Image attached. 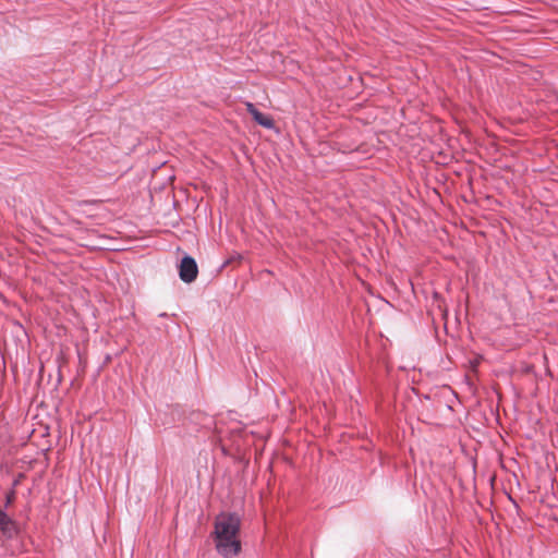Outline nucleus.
Here are the masks:
<instances>
[{"mask_svg":"<svg viewBox=\"0 0 558 558\" xmlns=\"http://www.w3.org/2000/svg\"><path fill=\"white\" fill-rule=\"evenodd\" d=\"M241 520L238 515L222 513L217 517L215 524V542L217 551L230 558L240 554L242 543L239 537Z\"/></svg>","mask_w":558,"mask_h":558,"instance_id":"1","label":"nucleus"},{"mask_svg":"<svg viewBox=\"0 0 558 558\" xmlns=\"http://www.w3.org/2000/svg\"><path fill=\"white\" fill-rule=\"evenodd\" d=\"M197 274L198 267L195 259L191 256L183 257L179 266L180 279L186 283H191L196 279Z\"/></svg>","mask_w":558,"mask_h":558,"instance_id":"2","label":"nucleus"},{"mask_svg":"<svg viewBox=\"0 0 558 558\" xmlns=\"http://www.w3.org/2000/svg\"><path fill=\"white\" fill-rule=\"evenodd\" d=\"M246 111L250 112L254 119V121L266 128V129H272L274 128V120L270 116L265 114L260 111H258L252 104L246 102Z\"/></svg>","mask_w":558,"mask_h":558,"instance_id":"3","label":"nucleus"},{"mask_svg":"<svg viewBox=\"0 0 558 558\" xmlns=\"http://www.w3.org/2000/svg\"><path fill=\"white\" fill-rule=\"evenodd\" d=\"M0 532L5 537H13L17 533L15 522L0 508Z\"/></svg>","mask_w":558,"mask_h":558,"instance_id":"4","label":"nucleus"},{"mask_svg":"<svg viewBox=\"0 0 558 558\" xmlns=\"http://www.w3.org/2000/svg\"><path fill=\"white\" fill-rule=\"evenodd\" d=\"M15 499V492L14 490H11L8 495H7V501L5 504L7 505H11Z\"/></svg>","mask_w":558,"mask_h":558,"instance_id":"5","label":"nucleus"}]
</instances>
